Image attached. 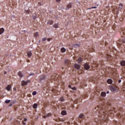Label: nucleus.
<instances>
[{
    "mask_svg": "<svg viewBox=\"0 0 125 125\" xmlns=\"http://www.w3.org/2000/svg\"><path fill=\"white\" fill-rule=\"evenodd\" d=\"M28 83H31V81L27 80L26 82H25V81H21V85L22 86H24V85H27L28 84Z\"/></svg>",
    "mask_w": 125,
    "mask_h": 125,
    "instance_id": "nucleus-1",
    "label": "nucleus"
},
{
    "mask_svg": "<svg viewBox=\"0 0 125 125\" xmlns=\"http://www.w3.org/2000/svg\"><path fill=\"white\" fill-rule=\"evenodd\" d=\"M72 7V3H69L67 5H66V10H68L69 8H71Z\"/></svg>",
    "mask_w": 125,
    "mask_h": 125,
    "instance_id": "nucleus-2",
    "label": "nucleus"
},
{
    "mask_svg": "<svg viewBox=\"0 0 125 125\" xmlns=\"http://www.w3.org/2000/svg\"><path fill=\"white\" fill-rule=\"evenodd\" d=\"M74 67L75 69H77V70H80V69L81 68V66H80V65L76 63L74 64Z\"/></svg>",
    "mask_w": 125,
    "mask_h": 125,
    "instance_id": "nucleus-3",
    "label": "nucleus"
},
{
    "mask_svg": "<svg viewBox=\"0 0 125 125\" xmlns=\"http://www.w3.org/2000/svg\"><path fill=\"white\" fill-rule=\"evenodd\" d=\"M27 54L28 57H29V58H30L32 56L33 53H32V51H29L27 52Z\"/></svg>",
    "mask_w": 125,
    "mask_h": 125,
    "instance_id": "nucleus-4",
    "label": "nucleus"
},
{
    "mask_svg": "<svg viewBox=\"0 0 125 125\" xmlns=\"http://www.w3.org/2000/svg\"><path fill=\"white\" fill-rule=\"evenodd\" d=\"M84 68L85 70H88L89 69V65L87 63H85L84 65Z\"/></svg>",
    "mask_w": 125,
    "mask_h": 125,
    "instance_id": "nucleus-5",
    "label": "nucleus"
},
{
    "mask_svg": "<svg viewBox=\"0 0 125 125\" xmlns=\"http://www.w3.org/2000/svg\"><path fill=\"white\" fill-rule=\"evenodd\" d=\"M110 89L111 91H112V92H115V91H116V88L114 86H110Z\"/></svg>",
    "mask_w": 125,
    "mask_h": 125,
    "instance_id": "nucleus-6",
    "label": "nucleus"
},
{
    "mask_svg": "<svg viewBox=\"0 0 125 125\" xmlns=\"http://www.w3.org/2000/svg\"><path fill=\"white\" fill-rule=\"evenodd\" d=\"M5 89H7L8 91H10V90L11 89V86H10V85H7V87L5 88Z\"/></svg>",
    "mask_w": 125,
    "mask_h": 125,
    "instance_id": "nucleus-7",
    "label": "nucleus"
},
{
    "mask_svg": "<svg viewBox=\"0 0 125 125\" xmlns=\"http://www.w3.org/2000/svg\"><path fill=\"white\" fill-rule=\"evenodd\" d=\"M47 117H51V113H48L46 115H44L43 116V119H45V118H47Z\"/></svg>",
    "mask_w": 125,
    "mask_h": 125,
    "instance_id": "nucleus-8",
    "label": "nucleus"
},
{
    "mask_svg": "<svg viewBox=\"0 0 125 125\" xmlns=\"http://www.w3.org/2000/svg\"><path fill=\"white\" fill-rule=\"evenodd\" d=\"M64 63L66 65H69V64H70V63H71V62H70V61H69L68 60H65L64 61Z\"/></svg>",
    "mask_w": 125,
    "mask_h": 125,
    "instance_id": "nucleus-9",
    "label": "nucleus"
},
{
    "mask_svg": "<svg viewBox=\"0 0 125 125\" xmlns=\"http://www.w3.org/2000/svg\"><path fill=\"white\" fill-rule=\"evenodd\" d=\"M83 61V59L81 57H79L77 60L78 63H81Z\"/></svg>",
    "mask_w": 125,
    "mask_h": 125,
    "instance_id": "nucleus-10",
    "label": "nucleus"
},
{
    "mask_svg": "<svg viewBox=\"0 0 125 125\" xmlns=\"http://www.w3.org/2000/svg\"><path fill=\"white\" fill-rule=\"evenodd\" d=\"M107 83H109V84H111L112 83H113V81L111 79H108L107 81Z\"/></svg>",
    "mask_w": 125,
    "mask_h": 125,
    "instance_id": "nucleus-11",
    "label": "nucleus"
},
{
    "mask_svg": "<svg viewBox=\"0 0 125 125\" xmlns=\"http://www.w3.org/2000/svg\"><path fill=\"white\" fill-rule=\"evenodd\" d=\"M4 32V29L3 28H1L0 29V35H1Z\"/></svg>",
    "mask_w": 125,
    "mask_h": 125,
    "instance_id": "nucleus-12",
    "label": "nucleus"
},
{
    "mask_svg": "<svg viewBox=\"0 0 125 125\" xmlns=\"http://www.w3.org/2000/svg\"><path fill=\"white\" fill-rule=\"evenodd\" d=\"M101 96H103V97H105V96H106V93L104 92H102L101 93Z\"/></svg>",
    "mask_w": 125,
    "mask_h": 125,
    "instance_id": "nucleus-13",
    "label": "nucleus"
},
{
    "mask_svg": "<svg viewBox=\"0 0 125 125\" xmlns=\"http://www.w3.org/2000/svg\"><path fill=\"white\" fill-rule=\"evenodd\" d=\"M18 75L19 76V77L20 78H22V77H23V74H22V72H21V71H20L19 73H18Z\"/></svg>",
    "mask_w": 125,
    "mask_h": 125,
    "instance_id": "nucleus-14",
    "label": "nucleus"
},
{
    "mask_svg": "<svg viewBox=\"0 0 125 125\" xmlns=\"http://www.w3.org/2000/svg\"><path fill=\"white\" fill-rule=\"evenodd\" d=\"M121 66H125V61H122L121 62Z\"/></svg>",
    "mask_w": 125,
    "mask_h": 125,
    "instance_id": "nucleus-15",
    "label": "nucleus"
},
{
    "mask_svg": "<svg viewBox=\"0 0 125 125\" xmlns=\"http://www.w3.org/2000/svg\"><path fill=\"white\" fill-rule=\"evenodd\" d=\"M61 114H62V116H64V115H66V114H67V112H66V111H65V110H63L62 111Z\"/></svg>",
    "mask_w": 125,
    "mask_h": 125,
    "instance_id": "nucleus-16",
    "label": "nucleus"
},
{
    "mask_svg": "<svg viewBox=\"0 0 125 125\" xmlns=\"http://www.w3.org/2000/svg\"><path fill=\"white\" fill-rule=\"evenodd\" d=\"M47 24H49V25H52L53 24V21H48Z\"/></svg>",
    "mask_w": 125,
    "mask_h": 125,
    "instance_id": "nucleus-17",
    "label": "nucleus"
},
{
    "mask_svg": "<svg viewBox=\"0 0 125 125\" xmlns=\"http://www.w3.org/2000/svg\"><path fill=\"white\" fill-rule=\"evenodd\" d=\"M61 52L64 53L66 51V49H65V48L62 47L61 48Z\"/></svg>",
    "mask_w": 125,
    "mask_h": 125,
    "instance_id": "nucleus-18",
    "label": "nucleus"
},
{
    "mask_svg": "<svg viewBox=\"0 0 125 125\" xmlns=\"http://www.w3.org/2000/svg\"><path fill=\"white\" fill-rule=\"evenodd\" d=\"M34 109H37L38 108V104H35L33 106Z\"/></svg>",
    "mask_w": 125,
    "mask_h": 125,
    "instance_id": "nucleus-19",
    "label": "nucleus"
},
{
    "mask_svg": "<svg viewBox=\"0 0 125 125\" xmlns=\"http://www.w3.org/2000/svg\"><path fill=\"white\" fill-rule=\"evenodd\" d=\"M54 28H55L56 29H57L58 28V24L56 23L53 25Z\"/></svg>",
    "mask_w": 125,
    "mask_h": 125,
    "instance_id": "nucleus-20",
    "label": "nucleus"
},
{
    "mask_svg": "<svg viewBox=\"0 0 125 125\" xmlns=\"http://www.w3.org/2000/svg\"><path fill=\"white\" fill-rule=\"evenodd\" d=\"M79 119H83V114H81L79 115Z\"/></svg>",
    "mask_w": 125,
    "mask_h": 125,
    "instance_id": "nucleus-21",
    "label": "nucleus"
},
{
    "mask_svg": "<svg viewBox=\"0 0 125 125\" xmlns=\"http://www.w3.org/2000/svg\"><path fill=\"white\" fill-rule=\"evenodd\" d=\"M34 36L35 37H39V33L36 32V33H34Z\"/></svg>",
    "mask_w": 125,
    "mask_h": 125,
    "instance_id": "nucleus-22",
    "label": "nucleus"
},
{
    "mask_svg": "<svg viewBox=\"0 0 125 125\" xmlns=\"http://www.w3.org/2000/svg\"><path fill=\"white\" fill-rule=\"evenodd\" d=\"M74 47H80V44H75L74 45Z\"/></svg>",
    "mask_w": 125,
    "mask_h": 125,
    "instance_id": "nucleus-23",
    "label": "nucleus"
},
{
    "mask_svg": "<svg viewBox=\"0 0 125 125\" xmlns=\"http://www.w3.org/2000/svg\"><path fill=\"white\" fill-rule=\"evenodd\" d=\"M5 103H6V104H8V103H10V100H6L5 101Z\"/></svg>",
    "mask_w": 125,
    "mask_h": 125,
    "instance_id": "nucleus-24",
    "label": "nucleus"
},
{
    "mask_svg": "<svg viewBox=\"0 0 125 125\" xmlns=\"http://www.w3.org/2000/svg\"><path fill=\"white\" fill-rule=\"evenodd\" d=\"M119 8H120L121 9L123 8V4L122 3L119 4Z\"/></svg>",
    "mask_w": 125,
    "mask_h": 125,
    "instance_id": "nucleus-25",
    "label": "nucleus"
},
{
    "mask_svg": "<svg viewBox=\"0 0 125 125\" xmlns=\"http://www.w3.org/2000/svg\"><path fill=\"white\" fill-rule=\"evenodd\" d=\"M47 39V38H46V37H44V38H42V42H45V41H46Z\"/></svg>",
    "mask_w": 125,
    "mask_h": 125,
    "instance_id": "nucleus-26",
    "label": "nucleus"
},
{
    "mask_svg": "<svg viewBox=\"0 0 125 125\" xmlns=\"http://www.w3.org/2000/svg\"><path fill=\"white\" fill-rule=\"evenodd\" d=\"M60 101H62V102L64 101V98H63V97L61 98Z\"/></svg>",
    "mask_w": 125,
    "mask_h": 125,
    "instance_id": "nucleus-27",
    "label": "nucleus"
},
{
    "mask_svg": "<svg viewBox=\"0 0 125 125\" xmlns=\"http://www.w3.org/2000/svg\"><path fill=\"white\" fill-rule=\"evenodd\" d=\"M32 94L33 95H36V94H37V92L36 91L33 92Z\"/></svg>",
    "mask_w": 125,
    "mask_h": 125,
    "instance_id": "nucleus-28",
    "label": "nucleus"
},
{
    "mask_svg": "<svg viewBox=\"0 0 125 125\" xmlns=\"http://www.w3.org/2000/svg\"><path fill=\"white\" fill-rule=\"evenodd\" d=\"M93 8H97V7H96V6L92 7L91 8H89V9H93Z\"/></svg>",
    "mask_w": 125,
    "mask_h": 125,
    "instance_id": "nucleus-29",
    "label": "nucleus"
},
{
    "mask_svg": "<svg viewBox=\"0 0 125 125\" xmlns=\"http://www.w3.org/2000/svg\"><path fill=\"white\" fill-rule=\"evenodd\" d=\"M122 42H123V43H125V38L122 39Z\"/></svg>",
    "mask_w": 125,
    "mask_h": 125,
    "instance_id": "nucleus-30",
    "label": "nucleus"
},
{
    "mask_svg": "<svg viewBox=\"0 0 125 125\" xmlns=\"http://www.w3.org/2000/svg\"><path fill=\"white\" fill-rule=\"evenodd\" d=\"M104 122H105V123H107V121H108V119L107 118H104Z\"/></svg>",
    "mask_w": 125,
    "mask_h": 125,
    "instance_id": "nucleus-31",
    "label": "nucleus"
},
{
    "mask_svg": "<svg viewBox=\"0 0 125 125\" xmlns=\"http://www.w3.org/2000/svg\"><path fill=\"white\" fill-rule=\"evenodd\" d=\"M72 90H77V88L75 87L72 88Z\"/></svg>",
    "mask_w": 125,
    "mask_h": 125,
    "instance_id": "nucleus-32",
    "label": "nucleus"
},
{
    "mask_svg": "<svg viewBox=\"0 0 125 125\" xmlns=\"http://www.w3.org/2000/svg\"><path fill=\"white\" fill-rule=\"evenodd\" d=\"M47 40L48 42H49L50 41H51V40H52V38H49V39H47Z\"/></svg>",
    "mask_w": 125,
    "mask_h": 125,
    "instance_id": "nucleus-33",
    "label": "nucleus"
},
{
    "mask_svg": "<svg viewBox=\"0 0 125 125\" xmlns=\"http://www.w3.org/2000/svg\"><path fill=\"white\" fill-rule=\"evenodd\" d=\"M13 105V104L12 103H11L10 104H9V107H11V106H12Z\"/></svg>",
    "mask_w": 125,
    "mask_h": 125,
    "instance_id": "nucleus-34",
    "label": "nucleus"
},
{
    "mask_svg": "<svg viewBox=\"0 0 125 125\" xmlns=\"http://www.w3.org/2000/svg\"><path fill=\"white\" fill-rule=\"evenodd\" d=\"M61 0H56V2H60V1H61Z\"/></svg>",
    "mask_w": 125,
    "mask_h": 125,
    "instance_id": "nucleus-35",
    "label": "nucleus"
},
{
    "mask_svg": "<svg viewBox=\"0 0 125 125\" xmlns=\"http://www.w3.org/2000/svg\"><path fill=\"white\" fill-rule=\"evenodd\" d=\"M23 125H26V123L24 122V121H22Z\"/></svg>",
    "mask_w": 125,
    "mask_h": 125,
    "instance_id": "nucleus-36",
    "label": "nucleus"
},
{
    "mask_svg": "<svg viewBox=\"0 0 125 125\" xmlns=\"http://www.w3.org/2000/svg\"><path fill=\"white\" fill-rule=\"evenodd\" d=\"M24 122H27V118H24Z\"/></svg>",
    "mask_w": 125,
    "mask_h": 125,
    "instance_id": "nucleus-37",
    "label": "nucleus"
},
{
    "mask_svg": "<svg viewBox=\"0 0 125 125\" xmlns=\"http://www.w3.org/2000/svg\"><path fill=\"white\" fill-rule=\"evenodd\" d=\"M121 82H122V80H119L118 81V83H121Z\"/></svg>",
    "mask_w": 125,
    "mask_h": 125,
    "instance_id": "nucleus-38",
    "label": "nucleus"
},
{
    "mask_svg": "<svg viewBox=\"0 0 125 125\" xmlns=\"http://www.w3.org/2000/svg\"><path fill=\"white\" fill-rule=\"evenodd\" d=\"M34 73H32V74H30V75H29V76H34Z\"/></svg>",
    "mask_w": 125,
    "mask_h": 125,
    "instance_id": "nucleus-39",
    "label": "nucleus"
},
{
    "mask_svg": "<svg viewBox=\"0 0 125 125\" xmlns=\"http://www.w3.org/2000/svg\"><path fill=\"white\" fill-rule=\"evenodd\" d=\"M68 87H69V88H71V85H68Z\"/></svg>",
    "mask_w": 125,
    "mask_h": 125,
    "instance_id": "nucleus-40",
    "label": "nucleus"
},
{
    "mask_svg": "<svg viewBox=\"0 0 125 125\" xmlns=\"http://www.w3.org/2000/svg\"><path fill=\"white\" fill-rule=\"evenodd\" d=\"M45 77L44 76H43V78H41V80H43V79H44Z\"/></svg>",
    "mask_w": 125,
    "mask_h": 125,
    "instance_id": "nucleus-41",
    "label": "nucleus"
},
{
    "mask_svg": "<svg viewBox=\"0 0 125 125\" xmlns=\"http://www.w3.org/2000/svg\"><path fill=\"white\" fill-rule=\"evenodd\" d=\"M27 62L28 63H29V62H30V60H27Z\"/></svg>",
    "mask_w": 125,
    "mask_h": 125,
    "instance_id": "nucleus-42",
    "label": "nucleus"
},
{
    "mask_svg": "<svg viewBox=\"0 0 125 125\" xmlns=\"http://www.w3.org/2000/svg\"><path fill=\"white\" fill-rule=\"evenodd\" d=\"M118 117H119V118H121V114H119V115H118Z\"/></svg>",
    "mask_w": 125,
    "mask_h": 125,
    "instance_id": "nucleus-43",
    "label": "nucleus"
},
{
    "mask_svg": "<svg viewBox=\"0 0 125 125\" xmlns=\"http://www.w3.org/2000/svg\"><path fill=\"white\" fill-rule=\"evenodd\" d=\"M4 75L6 74V72L5 71V72H4Z\"/></svg>",
    "mask_w": 125,
    "mask_h": 125,
    "instance_id": "nucleus-44",
    "label": "nucleus"
},
{
    "mask_svg": "<svg viewBox=\"0 0 125 125\" xmlns=\"http://www.w3.org/2000/svg\"><path fill=\"white\" fill-rule=\"evenodd\" d=\"M105 118H106V115H104Z\"/></svg>",
    "mask_w": 125,
    "mask_h": 125,
    "instance_id": "nucleus-45",
    "label": "nucleus"
},
{
    "mask_svg": "<svg viewBox=\"0 0 125 125\" xmlns=\"http://www.w3.org/2000/svg\"><path fill=\"white\" fill-rule=\"evenodd\" d=\"M107 93H109V92H107Z\"/></svg>",
    "mask_w": 125,
    "mask_h": 125,
    "instance_id": "nucleus-46",
    "label": "nucleus"
},
{
    "mask_svg": "<svg viewBox=\"0 0 125 125\" xmlns=\"http://www.w3.org/2000/svg\"><path fill=\"white\" fill-rule=\"evenodd\" d=\"M96 66H98V65H97V64H96Z\"/></svg>",
    "mask_w": 125,
    "mask_h": 125,
    "instance_id": "nucleus-47",
    "label": "nucleus"
},
{
    "mask_svg": "<svg viewBox=\"0 0 125 125\" xmlns=\"http://www.w3.org/2000/svg\"><path fill=\"white\" fill-rule=\"evenodd\" d=\"M92 67H93V65H92Z\"/></svg>",
    "mask_w": 125,
    "mask_h": 125,
    "instance_id": "nucleus-48",
    "label": "nucleus"
},
{
    "mask_svg": "<svg viewBox=\"0 0 125 125\" xmlns=\"http://www.w3.org/2000/svg\"><path fill=\"white\" fill-rule=\"evenodd\" d=\"M107 58H109V57H107Z\"/></svg>",
    "mask_w": 125,
    "mask_h": 125,
    "instance_id": "nucleus-49",
    "label": "nucleus"
}]
</instances>
